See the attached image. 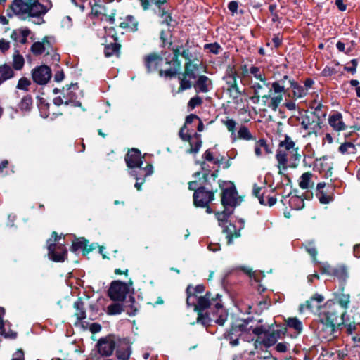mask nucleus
<instances>
[{
  "label": "nucleus",
  "mask_w": 360,
  "mask_h": 360,
  "mask_svg": "<svg viewBox=\"0 0 360 360\" xmlns=\"http://www.w3.org/2000/svg\"><path fill=\"white\" fill-rule=\"evenodd\" d=\"M321 320L333 324L336 326L340 325V323L338 322L339 314L335 309H330L325 312Z\"/></svg>",
  "instance_id": "obj_32"
},
{
  "label": "nucleus",
  "mask_w": 360,
  "mask_h": 360,
  "mask_svg": "<svg viewBox=\"0 0 360 360\" xmlns=\"http://www.w3.org/2000/svg\"><path fill=\"white\" fill-rule=\"evenodd\" d=\"M286 325L293 329L297 334L301 333L303 329L302 321L296 317L288 318L286 320Z\"/></svg>",
  "instance_id": "obj_38"
},
{
  "label": "nucleus",
  "mask_w": 360,
  "mask_h": 360,
  "mask_svg": "<svg viewBox=\"0 0 360 360\" xmlns=\"http://www.w3.org/2000/svg\"><path fill=\"white\" fill-rule=\"evenodd\" d=\"M264 87H266L265 85H264V83L260 84L258 82H255L252 84V88L254 91V95L250 98V100L254 103H258L259 101H262V96L264 95Z\"/></svg>",
  "instance_id": "obj_29"
},
{
  "label": "nucleus",
  "mask_w": 360,
  "mask_h": 360,
  "mask_svg": "<svg viewBox=\"0 0 360 360\" xmlns=\"http://www.w3.org/2000/svg\"><path fill=\"white\" fill-rule=\"evenodd\" d=\"M187 294V298H186V304L188 307L193 306L196 302L201 297L202 295L200 293L197 292H192L191 293H186Z\"/></svg>",
  "instance_id": "obj_54"
},
{
  "label": "nucleus",
  "mask_w": 360,
  "mask_h": 360,
  "mask_svg": "<svg viewBox=\"0 0 360 360\" xmlns=\"http://www.w3.org/2000/svg\"><path fill=\"white\" fill-rule=\"evenodd\" d=\"M31 85V82L26 77H21L17 84L16 89L19 90L28 91L29 86Z\"/></svg>",
  "instance_id": "obj_53"
},
{
  "label": "nucleus",
  "mask_w": 360,
  "mask_h": 360,
  "mask_svg": "<svg viewBox=\"0 0 360 360\" xmlns=\"http://www.w3.org/2000/svg\"><path fill=\"white\" fill-rule=\"evenodd\" d=\"M212 294L207 292L195 303L194 310L198 312H202L207 308H211L212 310V316H217L214 322L219 326H224L228 318V313L223 307L222 304L217 301V298L221 297L219 294L216 295V298L211 297Z\"/></svg>",
  "instance_id": "obj_4"
},
{
  "label": "nucleus",
  "mask_w": 360,
  "mask_h": 360,
  "mask_svg": "<svg viewBox=\"0 0 360 360\" xmlns=\"http://www.w3.org/2000/svg\"><path fill=\"white\" fill-rule=\"evenodd\" d=\"M10 49V42L4 39H0V51L5 53Z\"/></svg>",
  "instance_id": "obj_63"
},
{
  "label": "nucleus",
  "mask_w": 360,
  "mask_h": 360,
  "mask_svg": "<svg viewBox=\"0 0 360 360\" xmlns=\"http://www.w3.org/2000/svg\"><path fill=\"white\" fill-rule=\"evenodd\" d=\"M279 148L292 153V158L295 162L300 160L301 155L298 153V148H295V143L288 135H285L284 140L280 141Z\"/></svg>",
  "instance_id": "obj_18"
},
{
  "label": "nucleus",
  "mask_w": 360,
  "mask_h": 360,
  "mask_svg": "<svg viewBox=\"0 0 360 360\" xmlns=\"http://www.w3.org/2000/svg\"><path fill=\"white\" fill-rule=\"evenodd\" d=\"M116 357L117 360H128L131 354L129 344L125 340H120L116 345Z\"/></svg>",
  "instance_id": "obj_19"
},
{
  "label": "nucleus",
  "mask_w": 360,
  "mask_h": 360,
  "mask_svg": "<svg viewBox=\"0 0 360 360\" xmlns=\"http://www.w3.org/2000/svg\"><path fill=\"white\" fill-rule=\"evenodd\" d=\"M61 236L56 232H53L51 238L47 240L48 255L51 260L56 262H63L68 255V250L64 244L60 243Z\"/></svg>",
  "instance_id": "obj_6"
},
{
  "label": "nucleus",
  "mask_w": 360,
  "mask_h": 360,
  "mask_svg": "<svg viewBox=\"0 0 360 360\" xmlns=\"http://www.w3.org/2000/svg\"><path fill=\"white\" fill-rule=\"evenodd\" d=\"M245 221L240 219L238 221V225L229 223L224 225L223 227V232L226 234L227 243L231 245L233 243V238H237L240 236V230L244 228Z\"/></svg>",
  "instance_id": "obj_15"
},
{
  "label": "nucleus",
  "mask_w": 360,
  "mask_h": 360,
  "mask_svg": "<svg viewBox=\"0 0 360 360\" xmlns=\"http://www.w3.org/2000/svg\"><path fill=\"white\" fill-rule=\"evenodd\" d=\"M237 78L238 75L233 70H231L223 77L224 80L226 82V84L228 86L227 90L229 91L231 96L234 98H237L239 96L241 95V92L239 90L237 84Z\"/></svg>",
  "instance_id": "obj_16"
},
{
  "label": "nucleus",
  "mask_w": 360,
  "mask_h": 360,
  "mask_svg": "<svg viewBox=\"0 0 360 360\" xmlns=\"http://www.w3.org/2000/svg\"><path fill=\"white\" fill-rule=\"evenodd\" d=\"M120 27L124 29H128L131 31H136L137 30L138 22L134 16L129 15L120 22Z\"/></svg>",
  "instance_id": "obj_31"
},
{
  "label": "nucleus",
  "mask_w": 360,
  "mask_h": 360,
  "mask_svg": "<svg viewBox=\"0 0 360 360\" xmlns=\"http://www.w3.org/2000/svg\"><path fill=\"white\" fill-rule=\"evenodd\" d=\"M250 73L255 78L264 83V85L268 89V94L262 96L263 105L273 111H276L283 101L284 95L288 91L289 88H285V82L288 79V75H284L280 79L271 83L267 82L265 74L258 67H251Z\"/></svg>",
  "instance_id": "obj_2"
},
{
  "label": "nucleus",
  "mask_w": 360,
  "mask_h": 360,
  "mask_svg": "<svg viewBox=\"0 0 360 360\" xmlns=\"http://www.w3.org/2000/svg\"><path fill=\"white\" fill-rule=\"evenodd\" d=\"M51 6V2L49 0L45 4L39 2V0H13L11 9L20 17H38L46 13Z\"/></svg>",
  "instance_id": "obj_3"
},
{
  "label": "nucleus",
  "mask_w": 360,
  "mask_h": 360,
  "mask_svg": "<svg viewBox=\"0 0 360 360\" xmlns=\"http://www.w3.org/2000/svg\"><path fill=\"white\" fill-rule=\"evenodd\" d=\"M25 65V59L20 54L19 51L15 50L13 54L12 68L13 70H21Z\"/></svg>",
  "instance_id": "obj_33"
},
{
  "label": "nucleus",
  "mask_w": 360,
  "mask_h": 360,
  "mask_svg": "<svg viewBox=\"0 0 360 360\" xmlns=\"http://www.w3.org/2000/svg\"><path fill=\"white\" fill-rule=\"evenodd\" d=\"M233 210H230L227 207H224V210L221 212H217L216 217L219 221V225L221 227L225 225V224L227 222V219L230 217V215L232 214Z\"/></svg>",
  "instance_id": "obj_41"
},
{
  "label": "nucleus",
  "mask_w": 360,
  "mask_h": 360,
  "mask_svg": "<svg viewBox=\"0 0 360 360\" xmlns=\"http://www.w3.org/2000/svg\"><path fill=\"white\" fill-rule=\"evenodd\" d=\"M204 291H205V287L202 285H198L195 287H193V285H188V287L186 288V293H191V292H192L200 293L202 295Z\"/></svg>",
  "instance_id": "obj_59"
},
{
  "label": "nucleus",
  "mask_w": 360,
  "mask_h": 360,
  "mask_svg": "<svg viewBox=\"0 0 360 360\" xmlns=\"http://www.w3.org/2000/svg\"><path fill=\"white\" fill-rule=\"evenodd\" d=\"M193 87L196 93L206 94L212 89V82L208 77L200 75L197 78Z\"/></svg>",
  "instance_id": "obj_20"
},
{
  "label": "nucleus",
  "mask_w": 360,
  "mask_h": 360,
  "mask_svg": "<svg viewBox=\"0 0 360 360\" xmlns=\"http://www.w3.org/2000/svg\"><path fill=\"white\" fill-rule=\"evenodd\" d=\"M214 194L205 187H198L193 194V203L196 207H205L214 200Z\"/></svg>",
  "instance_id": "obj_11"
},
{
  "label": "nucleus",
  "mask_w": 360,
  "mask_h": 360,
  "mask_svg": "<svg viewBox=\"0 0 360 360\" xmlns=\"http://www.w3.org/2000/svg\"><path fill=\"white\" fill-rule=\"evenodd\" d=\"M292 156V153H289V151L282 149L279 148L276 154V159L278 163V169L285 170L288 168V160L289 158V156ZM290 158H292L290 157Z\"/></svg>",
  "instance_id": "obj_23"
},
{
  "label": "nucleus",
  "mask_w": 360,
  "mask_h": 360,
  "mask_svg": "<svg viewBox=\"0 0 360 360\" xmlns=\"http://www.w3.org/2000/svg\"><path fill=\"white\" fill-rule=\"evenodd\" d=\"M203 158L207 161L213 162L215 164L219 163L218 160H214L212 153L209 149L204 153Z\"/></svg>",
  "instance_id": "obj_62"
},
{
  "label": "nucleus",
  "mask_w": 360,
  "mask_h": 360,
  "mask_svg": "<svg viewBox=\"0 0 360 360\" xmlns=\"http://www.w3.org/2000/svg\"><path fill=\"white\" fill-rule=\"evenodd\" d=\"M238 193L234 186L224 188L221 195V203L224 207H234L237 205Z\"/></svg>",
  "instance_id": "obj_17"
},
{
  "label": "nucleus",
  "mask_w": 360,
  "mask_h": 360,
  "mask_svg": "<svg viewBox=\"0 0 360 360\" xmlns=\"http://www.w3.org/2000/svg\"><path fill=\"white\" fill-rule=\"evenodd\" d=\"M74 308L75 309V316L77 317L78 321L86 319V311L83 301H82L80 299L77 300L74 303Z\"/></svg>",
  "instance_id": "obj_36"
},
{
  "label": "nucleus",
  "mask_w": 360,
  "mask_h": 360,
  "mask_svg": "<svg viewBox=\"0 0 360 360\" xmlns=\"http://www.w3.org/2000/svg\"><path fill=\"white\" fill-rule=\"evenodd\" d=\"M311 176L312 174L310 172H305L302 174L299 181V186L302 189H307L309 188Z\"/></svg>",
  "instance_id": "obj_45"
},
{
  "label": "nucleus",
  "mask_w": 360,
  "mask_h": 360,
  "mask_svg": "<svg viewBox=\"0 0 360 360\" xmlns=\"http://www.w3.org/2000/svg\"><path fill=\"white\" fill-rule=\"evenodd\" d=\"M162 58L155 53L150 54L145 58V64L148 72L155 71L162 63Z\"/></svg>",
  "instance_id": "obj_22"
},
{
  "label": "nucleus",
  "mask_w": 360,
  "mask_h": 360,
  "mask_svg": "<svg viewBox=\"0 0 360 360\" xmlns=\"http://www.w3.org/2000/svg\"><path fill=\"white\" fill-rule=\"evenodd\" d=\"M217 316H212V313L211 315L207 314H202L201 312H198V316L197 318V323H200L202 325L206 326L210 324V323L216 319Z\"/></svg>",
  "instance_id": "obj_43"
},
{
  "label": "nucleus",
  "mask_w": 360,
  "mask_h": 360,
  "mask_svg": "<svg viewBox=\"0 0 360 360\" xmlns=\"http://www.w3.org/2000/svg\"><path fill=\"white\" fill-rule=\"evenodd\" d=\"M33 81L39 85L47 84L51 77V70L47 65L34 68L32 71Z\"/></svg>",
  "instance_id": "obj_13"
},
{
  "label": "nucleus",
  "mask_w": 360,
  "mask_h": 360,
  "mask_svg": "<svg viewBox=\"0 0 360 360\" xmlns=\"http://www.w3.org/2000/svg\"><path fill=\"white\" fill-rule=\"evenodd\" d=\"M186 129V126L184 125L181 128L179 134L183 141H189L191 139L192 136L191 135L188 134L187 133H184V131Z\"/></svg>",
  "instance_id": "obj_61"
},
{
  "label": "nucleus",
  "mask_w": 360,
  "mask_h": 360,
  "mask_svg": "<svg viewBox=\"0 0 360 360\" xmlns=\"http://www.w3.org/2000/svg\"><path fill=\"white\" fill-rule=\"evenodd\" d=\"M305 250L311 255L314 262H316L317 250L313 241L307 242L304 245Z\"/></svg>",
  "instance_id": "obj_47"
},
{
  "label": "nucleus",
  "mask_w": 360,
  "mask_h": 360,
  "mask_svg": "<svg viewBox=\"0 0 360 360\" xmlns=\"http://www.w3.org/2000/svg\"><path fill=\"white\" fill-rule=\"evenodd\" d=\"M251 322L250 319H242L231 324L229 331L224 334V338L229 341L231 346L238 345L240 338L250 342L255 340V336L259 338L264 335L263 344L269 347L274 345L283 333L281 330H273L270 332V326H254L250 325Z\"/></svg>",
  "instance_id": "obj_1"
},
{
  "label": "nucleus",
  "mask_w": 360,
  "mask_h": 360,
  "mask_svg": "<svg viewBox=\"0 0 360 360\" xmlns=\"http://www.w3.org/2000/svg\"><path fill=\"white\" fill-rule=\"evenodd\" d=\"M350 63L352 64V65L345 67V69L346 71L351 72L352 74H354L356 71V67L358 65L357 59H352L350 61Z\"/></svg>",
  "instance_id": "obj_60"
},
{
  "label": "nucleus",
  "mask_w": 360,
  "mask_h": 360,
  "mask_svg": "<svg viewBox=\"0 0 360 360\" xmlns=\"http://www.w3.org/2000/svg\"><path fill=\"white\" fill-rule=\"evenodd\" d=\"M202 103V99L198 96H195L189 100L188 107L193 110L195 107L200 105Z\"/></svg>",
  "instance_id": "obj_57"
},
{
  "label": "nucleus",
  "mask_w": 360,
  "mask_h": 360,
  "mask_svg": "<svg viewBox=\"0 0 360 360\" xmlns=\"http://www.w3.org/2000/svg\"><path fill=\"white\" fill-rule=\"evenodd\" d=\"M158 15L162 18V23L168 26L172 25V18L171 16L170 9L168 5L158 8Z\"/></svg>",
  "instance_id": "obj_30"
},
{
  "label": "nucleus",
  "mask_w": 360,
  "mask_h": 360,
  "mask_svg": "<svg viewBox=\"0 0 360 360\" xmlns=\"http://www.w3.org/2000/svg\"><path fill=\"white\" fill-rule=\"evenodd\" d=\"M201 169H202V172H198L195 173L194 176L197 177L202 174L203 176V178L206 181L210 174V167L205 162H202L201 164Z\"/></svg>",
  "instance_id": "obj_56"
},
{
  "label": "nucleus",
  "mask_w": 360,
  "mask_h": 360,
  "mask_svg": "<svg viewBox=\"0 0 360 360\" xmlns=\"http://www.w3.org/2000/svg\"><path fill=\"white\" fill-rule=\"evenodd\" d=\"M300 124L308 135L316 134L321 128L320 115L316 112H307L301 117Z\"/></svg>",
  "instance_id": "obj_9"
},
{
  "label": "nucleus",
  "mask_w": 360,
  "mask_h": 360,
  "mask_svg": "<svg viewBox=\"0 0 360 360\" xmlns=\"http://www.w3.org/2000/svg\"><path fill=\"white\" fill-rule=\"evenodd\" d=\"M238 136L240 139L243 140H252L254 139V137L250 132L249 129L245 126H241L238 131Z\"/></svg>",
  "instance_id": "obj_48"
},
{
  "label": "nucleus",
  "mask_w": 360,
  "mask_h": 360,
  "mask_svg": "<svg viewBox=\"0 0 360 360\" xmlns=\"http://www.w3.org/2000/svg\"><path fill=\"white\" fill-rule=\"evenodd\" d=\"M238 7V2L236 1H231L228 4V8L233 14L237 12Z\"/></svg>",
  "instance_id": "obj_64"
},
{
  "label": "nucleus",
  "mask_w": 360,
  "mask_h": 360,
  "mask_svg": "<svg viewBox=\"0 0 360 360\" xmlns=\"http://www.w3.org/2000/svg\"><path fill=\"white\" fill-rule=\"evenodd\" d=\"M15 76V71L10 65L5 63L0 65V85Z\"/></svg>",
  "instance_id": "obj_26"
},
{
  "label": "nucleus",
  "mask_w": 360,
  "mask_h": 360,
  "mask_svg": "<svg viewBox=\"0 0 360 360\" xmlns=\"http://www.w3.org/2000/svg\"><path fill=\"white\" fill-rule=\"evenodd\" d=\"M88 240L81 238L79 240L74 242L71 246L70 250L72 252H77L79 250H82L86 252H89L93 248H87Z\"/></svg>",
  "instance_id": "obj_40"
},
{
  "label": "nucleus",
  "mask_w": 360,
  "mask_h": 360,
  "mask_svg": "<svg viewBox=\"0 0 360 360\" xmlns=\"http://www.w3.org/2000/svg\"><path fill=\"white\" fill-rule=\"evenodd\" d=\"M30 33V30L27 27L17 29L13 31L11 38L17 43L24 44L27 42V37Z\"/></svg>",
  "instance_id": "obj_25"
},
{
  "label": "nucleus",
  "mask_w": 360,
  "mask_h": 360,
  "mask_svg": "<svg viewBox=\"0 0 360 360\" xmlns=\"http://www.w3.org/2000/svg\"><path fill=\"white\" fill-rule=\"evenodd\" d=\"M173 53L174 57L172 58V63H173V67L171 68H169L165 70H160V75L164 76V77H172L176 75L180 65L181 63L179 61L178 58L179 56H181L183 58H184L186 60L189 61L191 59V53L188 49H182V47H177L176 49H173Z\"/></svg>",
  "instance_id": "obj_8"
},
{
  "label": "nucleus",
  "mask_w": 360,
  "mask_h": 360,
  "mask_svg": "<svg viewBox=\"0 0 360 360\" xmlns=\"http://www.w3.org/2000/svg\"><path fill=\"white\" fill-rule=\"evenodd\" d=\"M178 79L179 81V87L177 91H173V95L181 94L186 90L190 89L193 86L191 81V79H188V77L182 73L179 75Z\"/></svg>",
  "instance_id": "obj_27"
},
{
  "label": "nucleus",
  "mask_w": 360,
  "mask_h": 360,
  "mask_svg": "<svg viewBox=\"0 0 360 360\" xmlns=\"http://www.w3.org/2000/svg\"><path fill=\"white\" fill-rule=\"evenodd\" d=\"M222 122L226 127L227 130L231 133V136H235L236 121L233 119H227L222 120Z\"/></svg>",
  "instance_id": "obj_55"
},
{
  "label": "nucleus",
  "mask_w": 360,
  "mask_h": 360,
  "mask_svg": "<svg viewBox=\"0 0 360 360\" xmlns=\"http://www.w3.org/2000/svg\"><path fill=\"white\" fill-rule=\"evenodd\" d=\"M120 44L116 41L114 39V42L105 45L104 49V53L106 57H110L112 56L120 54Z\"/></svg>",
  "instance_id": "obj_34"
},
{
  "label": "nucleus",
  "mask_w": 360,
  "mask_h": 360,
  "mask_svg": "<svg viewBox=\"0 0 360 360\" xmlns=\"http://www.w3.org/2000/svg\"><path fill=\"white\" fill-rule=\"evenodd\" d=\"M77 84H72L67 89L66 94L64 93L63 97L65 98V101H70L72 98L77 99V96L76 93L74 92L75 90H78Z\"/></svg>",
  "instance_id": "obj_51"
},
{
  "label": "nucleus",
  "mask_w": 360,
  "mask_h": 360,
  "mask_svg": "<svg viewBox=\"0 0 360 360\" xmlns=\"http://www.w3.org/2000/svg\"><path fill=\"white\" fill-rule=\"evenodd\" d=\"M204 49L213 54H218L222 50V48L218 43L215 42L205 44Z\"/></svg>",
  "instance_id": "obj_52"
},
{
  "label": "nucleus",
  "mask_w": 360,
  "mask_h": 360,
  "mask_svg": "<svg viewBox=\"0 0 360 360\" xmlns=\"http://www.w3.org/2000/svg\"><path fill=\"white\" fill-rule=\"evenodd\" d=\"M317 328L319 338L326 341L332 340L336 338L339 330L338 326L321 319Z\"/></svg>",
  "instance_id": "obj_12"
},
{
  "label": "nucleus",
  "mask_w": 360,
  "mask_h": 360,
  "mask_svg": "<svg viewBox=\"0 0 360 360\" xmlns=\"http://www.w3.org/2000/svg\"><path fill=\"white\" fill-rule=\"evenodd\" d=\"M265 146V140L262 139L257 141L255 145V153L256 156L261 157L262 155V148Z\"/></svg>",
  "instance_id": "obj_58"
},
{
  "label": "nucleus",
  "mask_w": 360,
  "mask_h": 360,
  "mask_svg": "<svg viewBox=\"0 0 360 360\" xmlns=\"http://www.w3.org/2000/svg\"><path fill=\"white\" fill-rule=\"evenodd\" d=\"M191 148L189 150L190 153H197L202 146V141L200 140V135L195 133L194 137L191 138L189 141Z\"/></svg>",
  "instance_id": "obj_39"
},
{
  "label": "nucleus",
  "mask_w": 360,
  "mask_h": 360,
  "mask_svg": "<svg viewBox=\"0 0 360 360\" xmlns=\"http://www.w3.org/2000/svg\"><path fill=\"white\" fill-rule=\"evenodd\" d=\"M123 311L122 305L120 303H113L107 308V313L110 315H117Z\"/></svg>",
  "instance_id": "obj_50"
},
{
  "label": "nucleus",
  "mask_w": 360,
  "mask_h": 360,
  "mask_svg": "<svg viewBox=\"0 0 360 360\" xmlns=\"http://www.w3.org/2000/svg\"><path fill=\"white\" fill-rule=\"evenodd\" d=\"M141 5L143 10L147 11L150 8V5H155L157 8H160L167 4V0H140Z\"/></svg>",
  "instance_id": "obj_37"
},
{
  "label": "nucleus",
  "mask_w": 360,
  "mask_h": 360,
  "mask_svg": "<svg viewBox=\"0 0 360 360\" xmlns=\"http://www.w3.org/2000/svg\"><path fill=\"white\" fill-rule=\"evenodd\" d=\"M22 111H30L32 107V98L30 96H24L18 104Z\"/></svg>",
  "instance_id": "obj_44"
},
{
  "label": "nucleus",
  "mask_w": 360,
  "mask_h": 360,
  "mask_svg": "<svg viewBox=\"0 0 360 360\" xmlns=\"http://www.w3.org/2000/svg\"><path fill=\"white\" fill-rule=\"evenodd\" d=\"M5 314V309L3 307H0V330L1 335L4 336L6 338L15 339L17 336V333L15 332H13L9 330L8 332H6L4 328V323L3 318Z\"/></svg>",
  "instance_id": "obj_35"
},
{
  "label": "nucleus",
  "mask_w": 360,
  "mask_h": 360,
  "mask_svg": "<svg viewBox=\"0 0 360 360\" xmlns=\"http://www.w3.org/2000/svg\"><path fill=\"white\" fill-rule=\"evenodd\" d=\"M118 341L119 338L112 335L100 338L96 344L99 354L103 356H111Z\"/></svg>",
  "instance_id": "obj_10"
},
{
  "label": "nucleus",
  "mask_w": 360,
  "mask_h": 360,
  "mask_svg": "<svg viewBox=\"0 0 360 360\" xmlns=\"http://www.w3.org/2000/svg\"><path fill=\"white\" fill-rule=\"evenodd\" d=\"M330 126L335 131H340L346 129V124L342 121V115L339 112L330 115L328 118Z\"/></svg>",
  "instance_id": "obj_21"
},
{
  "label": "nucleus",
  "mask_w": 360,
  "mask_h": 360,
  "mask_svg": "<svg viewBox=\"0 0 360 360\" xmlns=\"http://www.w3.org/2000/svg\"><path fill=\"white\" fill-rule=\"evenodd\" d=\"M290 84V87L292 89L293 96L295 98H302L305 97L307 94V89L303 86L299 84L294 79H291L288 76V79L286 80Z\"/></svg>",
  "instance_id": "obj_24"
},
{
  "label": "nucleus",
  "mask_w": 360,
  "mask_h": 360,
  "mask_svg": "<svg viewBox=\"0 0 360 360\" xmlns=\"http://www.w3.org/2000/svg\"><path fill=\"white\" fill-rule=\"evenodd\" d=\"M131 285L132 282L126 283L120 281H114L108 290V296L113 301H123L129 293Z\"/></svg>",
  "instance_id": "obj_7"
},
{
  "label": "nucleus",
  "mask_w": 360,
  "mask_h": 360,
  "mask_svg": "<svg viewBox=\"0 0 360 360\" xmlns=\"http://www.w3.org/2000/svg\"><path fill=\"white\" fill-rule=\"evenodd\" d=\"M53 39L50 37H45L42 41L34 42L31 46V51L35 56H39L43 53L47 54L53 51Z\"/></svg>",
  "instance_id": "obj_14"
},
{
  "label": "nucleus",
  "mask_w": 360,
  "mask_h": 360,
  "mask_svg": "<svg viewBox=\"0 0 360 360\" xmlns=\"http://www.w3.org/2000/svg\"><path fill=\"white\" fill-rule=\"evenodd\" d=\"M125 162L129 169V174L136 181L143 179L153 173V167L150 164L143 166V158L138 149L131 148L125 156Z\"/></svg>",
  "instance_id": "obj_5"
},
{
  "label": "nucleus",
  "mask_w": 360,
  "mask_h": 360,
  "mask_svg": "<svg viewBox=\"0 0 360 360\" xmlns=\"http://www.w3.org/2000/svg\"><path fill=\"white\" fill-rule=\"evenodd\" d=\"M290 205L293 209L299 210L304 207V202L300 196L294 195L290 199Z\"/></svg>",
  "instance_id": "obj_46"
},
{
  "label": "nucleus",
  "mask_w": 360,
  "mask_h": 360,
  "mask_svg": "<svg viewBox=\"0 0 360 360\" xmlns=\"http://www.w3.org/2000/svg\"><path fill=\"white\" fill-rule=\"evenodd\" d=\"M199 65L193 63L191 60L187 61L185 64L184 72L182 73L188 77V79H196L197 72L198 71Z\"/></svg>",
  "instance_id": "obj_28"
},
{
  "label": "nucleus",
  "mask_w": 360,
  "mask_h": 360,
  "mask_svg": "<svg viewBox=\"0 0 360 360\" xmlns=\"http://www.w3.org/2000/svg\"><path fill=\"white\" fill-rule=\"evenodd\" d=\"M339 304L344 309H347L349 307L350 302V296L349 294L340 293L337 297Z\"/></svg>",
  "instance_id": "obj_49"
},
{
  "label": "nucleus",
  "mask_w": 360,
  "mask_h": 360,
  "mask_svg": "<svg viewBox=\"0 0 360 360\" xmlns=\"http://www.w3.org/2000/svg\"><path fill=\"white\" fill-rule=\"evenodd\" d=\"M338 151L343 155L355 154L356 153V146L351 142H345L339 146Z\"/></svg>",
  "instance_id": "obj_42"
}]
</instances>
